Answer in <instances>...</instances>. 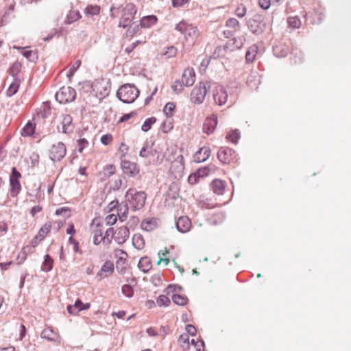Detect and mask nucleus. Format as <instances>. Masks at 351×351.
Returning a JSON list of instances; mask_svg holds the SVG:
<instances>
[{
	"label": "nucleus",
	"mask_w": 351,
	"mask_h": 351,
	"mask_svg": "<svg viewBox=\"0 0 351 351\" xmlns=\"http://www.w3.org/2000/svg\"><path fill=\"white\" fill-rule=\"evenodd\" d=\"M173 128V123L171 121H165L162 125V130L164 133L169 132Z\"/></svg>",
	"instance_id": "obj_59"
},
{
	"label": "nucleus",
	"mask_w": 351,
	"mask_h": 351,
	"mask_svg": "<svg viewBox=\"0 0 351 351\" xmlns=\"http://www.w3.org/2000/svg\"><path fill=\"white\" fill-rule=\"evenodd\" d=\"M289 27L299 28L301 26L300 19L298 16H290L287 19Z\"/></svg>",
	"instance_id": "obj_41"
},
{
	"label": "nucleus",
	"mask_w": 351,
	"mask_h": 351,
	"mask_svg": "<svg viewBox=\"0 0 351 351\" xmlns=\"http://www.w3.org/2000/svg\"><path fill=\"white\" fill-rule=\"evenodd\" d=\"M39 158L40 157H39L38 154H37L36 152L32 153V154L30 155V157H29L32 167H36L38 165Z\"/></svg>",
	"instance_id": "obj_54"
},
{
	"label": "nucleus",
	"mask_w": 351,
	"mask_h": 351,
	"mask_svg": "<svg viewBox=\"0 0 351 351\" xmlns=\"http://www.w3.org/2000/svg\"><path fill=\"white\" fill-rule=\"evenodd\" d=\"M175 29L182 34L186 40H188L190 38L196 39L199 35L197 27L191 23H189L185 20H182L176 24Z\"/></svg>",
	"instance_id": "obj_4"
},
{
	"label": "nucleus",
	"mask_w": 351,
	"mask_h": 351,
	"mask_svg": "<svg viewBox=\"0 0 351 351\" xmlns=\"http://www.w3.org/2000/svg\"><path fill=\"white\" fill-rule=\"evenodd\" d=\"M66 154V147L62 142L52 145L50 149V158L53 161L61 160Z\"/></svg>",
	"instance_id": "obj_9"
},
{
	"label": "nucleus",
	"mask_w": 351,
	"mask_h": 351,
	"mask_svg": "<svg viewBox=\"0 0 351 351\" xmlns=\"http://www.w3.org/2000/svg\"><path fill=\"white\" fill-rule=\"evenodd\" d=\"M240 138V133L238 130H234L229 132L226 138L228 139L230 141H231L233 143H236L238 140Z\"/></svg>",
	"instance_id": "obj_43"
},
{
	"label": "nucleus",
	"mask_w": 351,
	"mask_h": 351,
	"mask_svg": "<svg viewBox=\"0 0 351 351\" xmlns=\"http://www.w3.org/2000/svg\"><path fill=\"white\" fill-rule=\"evenodd\" d=\"M51 228V222H46L39 230L36 234L40 240H43L46 235L49 232Z\"/></svg>",
	"instance_id": "obj_33"
},
{
	"label": "nucleus",
	"mask_w": 351,
	"mask_h": 351,
	"mask_svg": "<svg viewBox=\"0 0 351 351\" xmlns=\"http://www.w3.org/2000/svg\"><path fill=\"white\" fill-rule=\"evenodd\" d=\"M121 168L124 174L130 177H135L139 173L137 165L121 158Z\"/></svg>",
	"instance_id": "obj_10"
},
{
	"label": "nucleus",
	"mask_w": 351,
	"mask_h": 351,
	"mask_svg": "<svg viewBox=\"0 0 351 351\" xmlns=\"http://www.w3.org/2000/svg\"><path fill=\"white\" fill-rule=\"evenodd\" d=\"M136 112H131L130 113H128V114H123L119 120V123H123V122H125L128 120H129L130 119H131L132 117H133L134 116L136 115Z\"/></svg>",
	"instance_id": "obj_61"
},
{
	"label": "nucleus",
	"mask_w": 351,
	"mask_h": 351,
	"mask_svg": "<svg viewBox=\"0 0 351 351\" xmlns=\"http://www.w3.org/2000/svg\"><path fill=\"white\" fill-rule=\"evenodd\" d=\"M121 291L128 298H131L134 295V289L130 285H124L121 288Z\"/></svg>",
	"instance_id": "obj_44"
},
{
	"label": "nucleus",
	"mask_w": 351,
	"mask_h": 351,
	"mask_svg": "<svg viewBox=\"0 0 351 351\" xmlns=\"http://www.w3.org/2000/svg\"><path fill=\"white\" fill-rule=\"evenodd\" d=\"M258 47L256 44L252 45L246 51L245 60L247 63L253 62L257 56Z\"/></svg>",
	"instance_id": "obj_24"
},
{
	"label": "nucleus",
	"mask_w": 351,
	"mask_h": 351,
	"mask_svg": "<svg viewBox=\"0 0 351 351\" xmlns=\"http://www.w3.org/2000/svg\"><path fill=\"white\" fill-rule=\"evenodd\" d=\"M235 152L229 147H221L217 152L218 159L223 164L230 162L234 158Z\"/></svg>",
	"instance_id": "obj_13"
},
{
	"label": "nucleus",
	"mask_w": 351,
	"mask_h": 351,
	"mask_svg": "<svg viewBox=\"0 0 351 351\" xmlns=\"http://www.w3.org/2000/svg\"><path fill=\"white\" fill-rule=\"evenodd\" d=\"M177 53H178L177 49L173 46H171V47H167L166 51L164 53V55L167 58H173V57L176 56Z\"/></svg>",
	"instance_id": "obj_49"
},
{
	"label": "nucleus",
	"mask_w": 351,
	"mask_h": 351,
	"mask_svg": "<svg viewBox=\"0 0 351 351\" xmlns=\"http://www.w3.org/2000/svg\"><path fill=\"white\" fill-rule=\"evenodd\" d=\"M158 21L155 15H148L143 16L140 21V25L141 28H149L156 23Z\"/></svg>",
	"instance_id": "obj_21"
},
{
	"label": "nucleus",
	"mask_w": 351,
	"mask_h": 351,
	"mask_svg": "<svg viewBox=\"0 0 351 351\" xmlns=\"http://www.w3.org/2000/svg\"><path fill=\"white\" fill-rule=\"evenodd\" d=\"M110 236H112L119 245H121L129 238L130 230L127 226H121L115 231L113 230L112 234Z\"/></svg>",
	"instance_id": "obj_11"
},
{
	"label": "nucleus",
	"mask_w": 351,
	"mask_h": 351,
	"mask_svg": "<svg viewBox=\"0 0 351 351\" xmlns=\"http://www.w3.org/2000/svg\"><path fill=\"white\" fill-rule=\"evenodd\" d=\"M10 185L11 196H12V197L17 196L21 190V186L19 180L10 179Z\"/></svg>",
	"instance_id": "obj_26"
},
{
	"label": "nucleus",
	"mask_w": 351,
	"mask_h": 351,
	"mask_svg": "<svg viewBox=\"0 0 351 351\" xmlns=\"http://www.w3.org/2000/svg\"><path fill=\"white\" fill-rule=\"evenodd\" d=\"M114 263L110 261H107L101 266L100 270L97 273L96 277L101 280L111 276L114 273Z\"/></svg>",
	"instance_id": "obj_14"
},
{
	"label": "nucleus",
	"mask_w": 351,
	"mask_h": 351,
	"mask_svg": "<svg viewBox=\"0 0 351 351\" xmlns=\"http://www.w3.org/2000/svg\"><path fill=\"white\" fill-rule=\"evenodd\" d=\"M246 12H247V8L243 4H240L239 5H238L237 9L235 10V14L239 18L244 17L245 16V14H246Z\"/></svg>",
	"instance_id": "obj_48"
},
{
	"label": "nucleus",
	"mask_w": 351,
	"mask_h": 351,
	"mask_svg": "<svg viewBox=\"0 0 351 351\" xmlns=\"http://www.w3.org/2000/svg\"><path fill=\"white\" fill-rule=\"evenodd\" d=\"M176 106L173 102H168L163 108L165 114L168 117L173 116V112L175 110Z\"/></svg>",
	"instance_id": "obj_42"
},
{
	"label": "nucleus",
	"mask_w": 351,
	"mask_h": 351,
	"mask_svg": "<svg viewBox=\"0 0 351 351\" xmlns=\"http://www.w3.org/2000/svg\"><path fill=\"white\" fill-rule=\"evenodd\" d=\"M228 93L223 86H217L213 92V98L215 103L219 106L224 105L228 99Z\"/></svg>",
	"instance_id": "obj_12"
},
{
	"label": "nucleus",
	"mask_w": 351,
	"mask_h": 351,
	"mask_svg": "<svg viewBox=\"0 0 351 351\" xmlns=\"http://www.w3.org/2000/svg\"><path fill=\"white\" fill-rule=\"evenodd\" d=\"M157 304L159 306H167L171 303V301L168 297L165 295H160L156 300Z\"/></svg>",
	"instance_id": "obj_46"
},
{
	"label": "nucleus",
	"mask_w": 351,
	"mask_h": 351,
	"mask_svg": "<svg viewBox=\"0 0 351 351\" xmlns=\"http://www.w3.org/2000/svg\"><path fill=\"white\" fill-rule=\"evenodd\" d=\"M159 152L156 149H153L151 147L150 149H148L147 147L144 146L140 151V156L143 158H147L149 156H154L156 154H158Z\"/></svg>",
	"instance_id": "obj_35"
},
{
	"label": "nucleus",
	"mask_w": 351,
	"mask_h": 351,
	"mask_svg": "<svg viewBox=\"0 0 351 351\" xmlns=\"http://www.w3.org/2000/svg\"><path fill=\"white\" fill-rule=\"evenodd\" d=\"M218 123L217 117L215 114H212L210 117H207L203 124L202 130L204 132L206 133L207 134H212Z\"/></svg>",
	"instance_id": "obj_15"
},
{
	"label": "nucleus",
	"mask_w": 351,
	"mask_h": 351,
	"mask_svg": "<svg viewBox=\"0 0 351 351\" xmlns=\"http://www.w3.org/2000/svg\"><path fill=\"white\" fill-rule=\"evenodd\" d=\"M56 99L60 104L71 102L76 97L75 90L70 86L62 87L56 94Z\"/></svg>",
	"instance_id": "obj_5"
},
{
	"label": "nucleus",
	"mask_w": 351,
	"mask_h": 351,
	"mask_svg": "<svg viewBox=\"0 0 351 351\" xmlns=\"http://www.w3.org/2000/svg\"><path fill=\"white\" fill-rule=\"evenodd\" d=\"M156 121V118H155L154 117L146 119L145 121H144L143 124L142 125L141 130L143 132L149 131L151 129L152 125L154 123H155Z\"/></svg>",
	"instance_id": "obj_40"
},
{
	"label": "nucleus",
	"mask_w": 351,
	"mask_h": 351,
	"mask_svg": "<svg viewBox=\"0 0 351 351\" xmlns=\"http://www.w3.org/2000/svg\"><path fill=\"white\" fill-rule=\"evenodd\" d=\"M199 178V177H198L197 172H195L193 174H191L189 176L188 182L191 184H195L197 182Z\"/></svg>",
	"instance_id": "obj_62"
},
{
	"label": "nucleus",
	"mask_w": 351,
	"mask_h": 351,
	"mask_svg": "<svg viewBox=\"0 0 351 351\" xmlns=\"http://www.w3.org/2000/svg\"><path fill=\"white\" fill-rule=\"evenodd\" d=\"M81 65V61L77 60L73 64L69 71V72L66 73V77L68 78H71L76 72V71L80 68Z\"/></svg>",
	"instance_id": "obj_45"
},
{
	"label": "nucleus",
	"mask_w": 351,
	"mask_h": 351,
	"mask_svg": "<svg viewBox=\"0 0 351 351\" xmlns=\"http://www.w3.org/2000/svg\"><path fill=\"white\" fill-rule=\"evenodd\" d=\"M81 18V14L77 10H71L66 15L64 21L66 24H71Z\"/></svg>",
	"instance_id": "obj_31"
},
{
	"label": "nucleus",
	"mask_w": 351,
	"mask_h": 351,
	"mask_svg": "<svg viewBox=\"0 0 351 351\" xmlns=\"http://www.w3.org/2000/svg\"><path fill=\"white\" fill-rule=\"evenodd\" d=\"M122 208L118 209V213L117 215L119 216V220L123 222L127 218V214L128 212V207L127 204L124 206V210L123 212L121 211Z\"/></svg>",
	"instance_id": "obj_50"
},
{
	"label": "nucleus",
	"mask_w": 351,
	"mask_h": 351,
	"mask_svg": "<svg viewBox=\"0 0 351 351\" xmlns=\"http://www.w3.org/2000/svg\"><path fill=\"white\" fill-rule=\"evenodd\" d=\"M100 7L99 5H88L85 9V14L87 16H95L99 14Z\"/></svg>",
	"instance_id": "obj_39"
},
{
	"label": "nucleus",
	"mask_w": 351,
	"mask_h": 351,
	"mask_svg": "<svg viewBox=\"0 0 351 351\" xmlns=\"http://www.w3.org/2000/svg\"><path fill=\"white\" fill-rule=\"evenodd\" d=\"M184 84L181 82V81H176L174 84L172 86V89L176 93H180L182 91L184 88Z\"/></svg>",
	"instance_id": "obj_55"
},
{
	"label": "nucleus",
	"mask_w": 351,
	"mask_h": 351,
	"mask_svg": "<svg viewBox=\"0 0 351 351\" xmlns=\"http://www.w3.org/2000/svg\"><path fill=\"white\" fill-rule=\"evenodd\" d=\"M19 86L20 80L19 78H14L12 82L10 84L8 88L6 90V95L8 97L13 96L18 91Z\"/></svg>",
	"instance_id": "obj_28"
},
{
	"label": "nucleus",
	"mask_w": 351,
	"mask_h": 351,
	"mask_svg": "<svg viewBox=\"0 0 351 351\" xmlns=\"http://www.w3.org/2000/svg\"><path fill=\"white\" fill-rule=\"evenodd\" d=\"M21 177V173L16 169V167H12L11 174L10 176V179L19 180V178Z\"/></svg>",
	"instance_id": "obj_58"
},
{
	"label": "nucleus",
	"mask_w": 351,
	"mask_h": 351,
	"mask_svg": "<svg viewBox=\"0 0 351 351\" xmlns=\"http://www.w3.org/2000/svg\"><path fill=\"white\" fill-rule=\"evenodd\" d=\"M128 27V29L127 30V35L129 36H132L138 32V31L140 30L141 25L140 24H130Z\"/></svg>",
	"instance_id": "obj_47"
},
{
	"label": "nucleus",
	"mask_w": 351,
	"mask_h": 351,
	"mask_svg": "<svg viewBox=\"0 0 351 351\" xmlns=\"http://www.w3.org/2000/svg\"><path fill=\"white\" fill-rule=\"evenodd\" d=\"M21 64L19 62H15L9 69V73L14 78H18L17 75L21 72Z\"/></svg>",
	"instance_id": "obj_36"
},
{
	"label": "nucleus",
	"mask_w": 351,
	"mask_h": 351,
	"mask_svg": "<svg viewBox=\"0 0 351 351\" xmlns=\"http://www.w3.org/2000/svg\"><path fill=\"white\" fill-rule=\"evenodd\" d=\"M31 250L30 246H26L23 248V250L21 252V256H19V258H20V261L19 262V264H22L27 258V252H29Z\"/></svg>",
	"instance_id": "obj_51"
},
{
	"label": "nucleus",
	"mask_w": 351,
	"mask_h": 351,
	"mask_svg": "<svg viewBox=\"0 0 351 351\" xmlns=\"http://www.w3.org/2000/svg\"><path fill=\"white\" fill-rule=\"evenodd\" d=\"M138 268L144 273L148 272L152 268L150 259L147 257H142L138 263Z\"/></svg>",
	"instance_id": "obj_25"
},
{
	"label": "nucleus",
	"mask_w": 351,
	"mask_h": 351,
	"mask_svg": "<svg viewBox=\"0 0 351 351\" xmlns=\"http://www.w3.org/2000/svg\"><path fill=\"white\" fill-rule=\"evenodd\" d=\"M73 118L69 114L64 116L62 124V132L64 134H69L73 132V125L72 124Z\"/></svg>",
	"instance_id": "obj_19"
},
{
	"label": "nucleus",
	"mask_w": 351,
	"mask_h": 351,
	"mask_svg": "<svg viewBox=\"0 0 351 351\" xmlns=\"http://www.w3.org/2000/svg\"><path fill=\"white\" fill-rule=\"evenodd\" d=\"M35 132V124L28 121L22 129L21 134L23 136H32Z\"/></svg>",
	"instance_id": "obj_30"
},
{
	"label": "nucleus",
	"mask_w": 351,
	"mask_h": 351,
	"mask_svg": "<svg viewBox=\"0 0 351 351\" xmlns=\"http://www.w3.org/2000/svg\"><path fill=\"white\" fill-rule=\"evenodd\" d=\"M53 261L52 258L49 255L46 254L44 258V261L42 265L41 269L43 271L48 272L53 268Z\"/></svg>",
	"instance_id": "obj_32"
},
{
	"label": "nucleus",
	"mask_w": 351,
	"mask_h": 351,
	"mask_svg": "<svg viewBox=\"0 0 351 351\" xmlns=\"http://www.w3.org/2000/svg\"><path fill=\"white\" fill-rule=\"evenodd\" d=\"M258 4L260 7L266 10H268L271 5V1L270 0H258Z\"/></svg>",
	"instance_id": "obj_60"
},
{
	"label": "nucleus",
	"mask_w": 351,
	"mask_h": 351,
	"mask_svg": "<svg viewBox=\"0 0 351 351\" xmlns=\"http://www.w3.org/2000/svg\"><path fill=\"white\" fill-rule=\"evenodd\" d=\"M204 341L200 339L199 341L195 343V347L196 348V351H204Z\"/></svg>",
	"instance_id": "obj_64"
},
{
	"label": "nucleus",
	"mask_w": 351,
	"mask_h": 351,
	"mask_svg": "<svg viewBox=\"0 0 351 351\" xmlns=\"http://www.w3.org/2000/svg\"><path fill=\"white\" fill-rule=\"evenodd\" d=\"M141 226L147 232L152 231L158 227V219L155 218L144 219L141 222Z\"/></svg>",
	"instance_id": "obj_20"
},
{
	"label": "nucleus",
	"mask_w": 351,
	"mask_h": 351,
	"mask_svg": "<svg viewBox=\"0 0 351 351\" xmlns=\"http://www.w3.org/2000/svg\"><path fill=\"white\" fill-rule=\"evenodd\" d=\"M206 93V84L204 82H199L191 91V101L195 104H201L203 103Z\"/></svg>",
	"instance_id": "obj_7"
},
{
	"label": "nucleus",
	"mask_w": 351,
	"mask_h": 351,
	"mask_svg": "<svg viewBox=\"0 0 351 351\" xmlns=\"http://www.w3.org/2000/svg\"><path fill=\"white\" fill-rule=\"evenodd\" d=\"M132 245L137 250H141L145 246V240L141 234H135L132 237Z\"/></svg>",
	"instance_id": "obj_29"
},
{
	"label": "nucleus",
	"mask_w": 351,
	"mask_h": 351,
	"mask_svg": "<svg viewBox=\"0 0 351 351\" xmlns=\"http://www.w3.org/2000/svg\"><path fill=\"white\" fill-rule=\"evenodd\" d=\"M211 186L215 194L222 195L226 188V182L221 180L215 179L212 182Z\"/></svg>",
	"instance_id": "obj_23"
},
{
	"label": "nucleus",
	"mask_w": 351,
	"mask_h": 351,
	"mask_svg": "<svg viewBox=\"0 0 351 351\" xmlns=\"http://www.w3.org/2000/svg\"><path fill=\"white\" fill-rule=\"evenodd\" d=\"M226 26L234 29L235 32L240 30V23L235 18L228 19L226 22Z\"/></svg>",
	"instance_id": "obj_38"
},
{
	"label": "nucleus",
	"mask_w": 351,
	"mask_h": 351,
	"mask_svg": "<svg viewBox=\"0 0 351 351\" xmlns=\"http://www.w3.org/2000/svg\"><path fill=\"white\" fill-rule=\"evenodd\" d=\"M211 150L208 147L200 148L194 155V160L196 162H202L206 161L210 155Z\"/></svg>",
	"instance_id": "obj_18"
},
{
	"label": "nucleus",
	"mask_w": 351,
	"mask_h": 351,
	"mask_svg": "<svg viewBox=\"0 0 351 351\" xmlns=\"http://www.w3.org/2000/svg\"><path fill=\"white\" fill-rule=\"evenodd\" d=\"M146 193L137 191L135 189H129L125 194V199L134 210L141 209L145 203Z\"/></svg>",
	"instance_id": "obj_2"
},
{
	"label": "nucleus",
	"mask_w": 351,
	"mask_h": 351,
	"mask_svg": "<svg viewBox=\"0 0 351 351\" xmlns=\"http://www.w3.org/2000/svg\"><path fill=\"white\" fill-rule=\"evenodd\" d=\"M177 230L182 233L189 232L191 228L190 219L186 216L180 217L176 223Z\"/></svg>",
	"instance_id": "obj_16"
},
{
	"label": "nucleus",
	"mask_w": 351,
	"mask_h": 351,
	"mask_svg": "<svg viewBox=\"0 0 351 351\" xmlns=\"http://www.w3.org/2000/svg\"><path fill=\"white\" fill-rule=\"evenodd\" d=\"M249 29L254 34L258 35L265 29V23L261 15L256 14L247 21Z\"/></svg>",
	"instance_id": "obj_8"
},
{
	"label": "nucleus",
	"mask_w": 351,
	"mask_h": 351,
	"mask_svg": "<svg viewBox=\"0 0 351 351\" xmlns=\"http://www.w3.org/2000/svg\"><path fill=\"white\" fill-rule=\"evenodd\" d=\"M139 95L138 89L133 84L121 86L117 92V98L125 104H132Z\"/></svg>",
	"instance_id": "obj_1"
},
{
	"label": "nucleus",
	"mask_w": 351,
	"mask_h": 351,
	"mask_svg": "<svg viewBox=\"0 0 351 351\" xmlns=\"http://www.w3.org/2000/svg\"><path fill=\"white\" fill-rule=\"evenodd\" d=\"M84 303L80 299H77L73 305H69L67 306V311L69 314L75 315L78 312L82 311Z\"/></svg>",
	"instance_id": "obj_27"
},
{
	"label": "nucleus",
	"mask_w": 351,
	"mask_h": 351,
	"mask_svg": "<svg viewBox=\"0 0 351 351\" xmlns=\"http://www.w3.org/2000/svg\"><path fill=\"white\" fill-rule=\"evenodd\" d=\"M197 176L199 178L207 176L210 172V168L209 167H204L199 168L197 171Z\"/></svg>",
	"instance_id": "obj_52"
},
{
	"label": "nucleus",
	"mask_w": 351,
	"mask_h": 351,
	"mask_svg": "<svg viewBox=\"0 0 351 351\" xmlns=\"http://www.w3.org/2000/svg\"><path fill=\"white\" fill-rule=\"evenodd\" d=\"M40 337L43 339H45L47 341H51V342H56L58 340V337H59L58 335L56 332H55L50 328H45L42 331V332L40 334Z\"/></svg>",
	"instance_id": "obj_22"
},
{
	"label": "nucleus",
	"mask_w": 351,
	"mask_h": 351,
	"mask_svg": "<svg viewBox=\"0 0 351 351\" xmlns=\"http://www.w3.org/2000/svg\"><path fill=\"white\" fill-rule=\"evenodd\" d=\"M172 300L177 305L184 306L187 304L189 300L187 297L184 295L173 294L172 295Z\"/></svg>",
	"instance_id": "obj_34"
},
{
	"label": "nucleus",
	"mask_w": 351,
	"mask_h": 351,
	"mask_svg": "<svg viewBox=\"0 0 351 351\" xmlns=\"http://www.w3.org/2000/svg\"><path fill=\"white\" fill-rule=\"evenodd\" d=\"M101 143L104 145H109L112 141V136L110 134H106L101 137Z\"/></svg>",
	"instance_id": "obj_56"
},
{
	"label": "nucleus",
	"mask_w": 351,
	"mask_h": 351,
	"mask_svg": "<svg viewBox=\"0 0 351 351\" xmlns=\"http://www.w3.org/2000/svg\"><path fill=\"white\" fill-rule=\"evenodd\" d=\"M186 331L188 334H189L191 336H195L196 335V328L191 324H188L186 326Z\"/></svg>",
	"instance_id": "obj_63"
},
{
	"label": "nucleus",
	"mask_w": 351,
	"mask_h": 351,
	"mask_svg": "<svg viewBox=\"0 0 351 351\" xmlns=\"http://www.w3.org/2000/svg\"><path fill=\"white\" fill-rule=\"evenodd\" d=\"M195 81V73L192 68L186 69L182 75L181 82L186 86H192Z\"/></svg>",
	"instance_id": "obj_17"
},
{
	"label": "nucleus",
	"mask_w": 351,
	"mask_h": 351,
	"mask_svg": "<svg viewBox=\"0 0 351 351\" xmlns=\"http://www.w3.org/2000/svg\"><path fill=\"white\" fill-rule=\"evenodd\" d=\"M22 55L30 62H35L38 60V54L36 51L24 50L22 52Z\"/></svg>",
	"instance_id": "obj_37"
},
{
	"label": "nucleus",
	"mask_w": 351,
	"mask_h": 351,
	"mask_svg": "<svg viewBox=\"0 0 351 351\" xmlns=\"http://www.w3.org/2000/svg\"><path fill=\"white\" fill-rule=\"evenodd\" d=\"M121 16L118 24L119 27L127 28L134 20L137 12L136 6L132 3H127L121 9Z\"/></svg>",
	"instance_id": "obj_3"
},
{
	"label": "nucleus",
	"mask_w": 351,
	"mask_h": 351,
	"mask_svg": "<svg viewBox=\"0 0 351 351\" xmlns=\"http://www.w3.org/2000/svg\"><path fill=\"white\" fill-rule=\"evenodd\" d=\"M78 144V152H82L83 149L88 145V141L83 138L77 141Z\"/></svg>",
	"instance_id": "obj_57"
},
{
	"label": "nucleus",
	"mask_w": 351,
	"mask_h": 351,
	"mask_svg": "<svg viewBox=\"0 0 351 351\" xmlns=\"http://www.w3.org/2000/svg\"><path fill=\"white\" fill-rule=\"evenodd\" d=\"M103 226L100 224L97 225V228L94 231V237H93V243L95 245H99L101 241H103L106 245H109L111 243V239H108V236L112 234L113 228H109L105 232V235L103 236Z\"/></svg>",
	"instance_id": "obj_6"
},
{
	"label": "nucleus",
	"mask_w": 351,
	"mask_h": 351,
	"mask_svg": "<svg viewBox=\"0 0 351 351\" xmlns=\"http://www.w3.org/2000/svg\"><path fill=\"white\" fill-rule=\"evenodd\" d=\"M69 243L73 245V250L75 253L82 254V251L79 247V242L77 241L73 237L69 238Z\"/></svg>",
	"instance_id": "obj_53"
}]
</instances>
